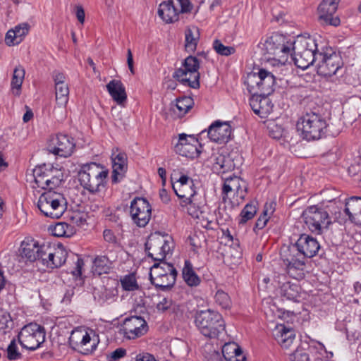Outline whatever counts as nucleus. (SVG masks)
<instances>
[{
  "label": "nucleus",
  "mask_w": 361,
  "mask_h": 361,
  "mask_svg": "<svg viewBox=\"0 0 361 361\" xmlns=\"http://www.w3.org/2000/svg\"><path fill=\"white\" fill-rule=\"evenodd\" d=\"M297 129L304 139L310 141L319 140L328 132L329 124L319 109H307L297 122Z\"/></svg>",
  "instance_id": "nucleus-1"
},
{
  "label": "nucleus",
  "mask_w": 361,
  "mask_h": 361,
  "mask_svg": "<svg viewBox=\"0 0 361 361\" xmlns=\"http://www.w3.org/2000/svg\"><path fill=\"white\" fill-rule=\"evenodd\" d=\"M224 183L222 188V202L218 207V221H229L234 215V208L238 203H235L231 199V197L240 195L243 199L242 183L245 182L238 176H233L223 178Z\"/></svg>",
  "instance_id": "nucleus-2"
},
{
  "label": "nucleus",
  "mask_w": 361,
  "mask_h": 361,
  "mask_svg": "<svg viewBox=\"0 0 361 361\" xmlns=\"http://www.w3.org/2000/svg\"><path fill=\"white\" fill-rule=\"evenodd\" d=\"M320 51L312 39L298 37L294 40L290 54L293 56L295 66L305 70L314 63L317 64Z\"/></svg>",
  "instance_id": "nucleus-3"
},
{
  "label": "nucleus",
  "mask_w": 361,
  "mask_h": 361,
  "mask_svg": "<svg viewBox=\"0 0 361 361\" xmlns=\"http://www.w3.org/2000/svg\"><path fill=\"white\" fill-rule=\"evenodd\" d=\"M195 323L200 333L209 338H218L225 330V322L221 314L210 309L197 311Z\"/></svg>",
  "instance_id": "nucleus-4"
},
{
  "label": "nucleus",
  "mask_w": 361,
  "mask_h": 361,
  "mask_svg": "<svg viewBox=\"0 0 361 361\" xmlns=\"http://www.w3.org/2000/svg\"><path fill=\"white\" fill-rule=\"evenodd\" d=\"M293 43L294 41L291 40L289 37L279 32H274L262 43V50L264 55H268L269 59L284 63L288 56L291 53Z\"/></svg>",
  "instance_id": "nucleus-5"
},
{
  "label": "nucleus",
  "mask_w": 361,
  "mask_h": 361,
  "mask_svg": "<svg viewBox=\"0 0 361 361\" xmlns=\"http://www.w3.org/2000/svg\"><path fill=\"white\" fill-rule=\"evenodd\" d=\"M108 176V170H103L102 165L91 162L81 166L78 172V179L80 185L89 192L94 193L104 186Z\"/></svg>",
  "instance_id": "nucleus-6"
},
{
  "label": "nucleus",
  "mask_w": 361,
  "mask_h": 361,
  "mask_svg": "<svg viewBox=\"0 0 361 361\" xmlns=\"http://www.w3.org/2000/svg\"><path fill=\"white\" fill-rule=\"evenodd\" d=\"M67 201L61 192L49 190L42 193L38 200L37 207L47 217L59 219L66 209Z\"/></svg>",
  "instance_id": "nucleus-7"
},
{
  "label": "nucleus",
  "mask_w": 361,
  "mask_h": 361,
  "mask_svg": "<svg viewBox=\"0 0 361 361\" xmlns=\"http://www.w3.org/2000/svg\"><path fill=\"white\" fill-rule=\"evenodd\" d=\"M178 272L172 264L156 262L150 269L149 279L157 289L166 291L173 287Z\"/></svg>",
  "instance_id": "nucleus-8"
},
{
  "label": "nucleus",
  "mask_w": 361,
  "mask_h": 361,
  "mask_svg": "<svg viewBox=\"0 0 361 361\" xmlns=\"http://www.w3.org/2000/svg\"><path fill=\"white\" fill-rule=\"evenodd\" d=\"M317 58V63L315 66L319 75L329 78L342 72L343 68L342 57L332 48L322 49Z\"/></svg>",
  "instance_id": "nucleus-9"
},
{
  "label": "nucleus",
  "mask_w": 361,
  "mask_h": 361,
  "mask_svg": "<svg viewBox=\"0 0 361 361\" xmlns=\"http://www.w3.org/2000/svg\"><path fill=\"white\" fill-rule=\"evenodd\" d=\"M200 61L195 56H189L183 61L182 67L176 69L173 78L184 85L197 89L200 87Z\"/></svg>",
  "instance_id": "nucleus-10"
},
{
  "label": "nucleus",
  "mask_w": 361,
  "mask_h": 361,
  "mask_svg": "<svg viewBox=\"0 0 361 361\" xmlns=\"http://www.w3.org/2000/svg\"><path fill=\"white\" fill-rule=\"evenodd\" d=\"M45 336L44 326L36 323H30L18 333V341L22 348L33 351L44 342Z\"/></svg>",
  "instance_id": "nucleus-11"
},
{
  "label": "nucleus",
  "mask_w": 361,
  "mask_h": 361,
  "mask_svg": "<svg viewBox=\"0 0 361 361\" xmlns=\"http://www.w3.org/2000/svg\"><path fill=\"white\" fill-rule=\"evenodd\" d=\"M302 219L308 229L316 234H322L331 224L328 212L317 205L308 207L303 211Z\"/></svg>",
  "instance_id": "nucleus-12"
},
{
  "label": "nucleus",
  "mask_w": 361,
  "mask_h": 361,
  "mask_svg": "<svg viewBox=\"0 0 361 361\" xmlns=\"http://www.w3.org/2000/svg\"><path fill=\"white\" fill-rule=\"evenodd\" d=\"M213 171L218 174H224L233 171L241 166L243 157L237 151L227 152L226 149H221L213 153Z\"/></svg>",
  "instance_id": "nucleus-13"
},
{
  "label": "nucleus",
  "mask_w": 361,
  "mask_h": 361,
  "mask_svg": "<svg viewBox=\"0 0 361 361\" xmlns=\"http://www.w3.org/2000/svg\"><path fill=\"white\" fill-rule=\"evenodd\" d=\"M173 242L171 237L159 235H151L145 243L147 256L158 262H165L166 255L171 252Z\"/></svg>",
  "instance_id": "nucleus-14"
},
{
  "label": "nucleus",
  "mask_w": 361,
  "mask_h": 361,
  "mask_svg": "<svg viewBox=\"0 0 361 361\" xmlns=\"http://www.w3.org/2000/svg\"><path fill=\"white\" fill-rule=\"evenodd\" d=\"M130 214L134 224L145 227L151 219L152 207L145 198L135 197L130 203Z\"/></svg>",
  "instance_id": "nucleus-15"
},
{
  "label": "nucleus",
  "mask_w": 361,
  "mask_h": 361,
  "mask_svg": "<svg viewBox=\"0 0 361 361\" xmlns=\"http://www.w3.org/2000/svg\"><path fill=\"white\" fill-rule=\"evenodd\" d=\"M75 148L74 138L65 134H57L49 144V151L61 157L72 155Z\"/></svg>",
  "instance_id": "nucleus-16"
},
{
  "label": "nucleus",
  "mask_w": 361,
  "mask_h": 361,
  "mask_svg": "<svg viewBox=\"0 0 361 361\" xmlns=\"http://www.w3.org/2000/svg\"><path fill=\"white\" fill-rule=\"evenodd\" d=\"M148 330L146 321L140 316H133L124 321L121 331L128 339H135L143 336Z\"/></svg>",
  "instance_id": "nucleus-17"
},
{
  "label": "nucleus",
  "mask_w": 361,
  "mask_h": 361,
  "mask_svg": "<svg viewBox=\"0 0 361 361\" xmlns=\"http://www.w3.org/2000/svg\"><path fill=\"white\" fill-rule=\"evenodd\" d=\"M341 0H323L318 7L319 20L322 25L338 26L340 19L334 16Z\"/></svg>",
  "instance_id": "nucleus-18"
},
{
  "label": "nucleus",
  "mask_w": 361,
  "mask_h": 361,
  "mask_svg": "<svg viewBox=\"0 0 361 361\" xmlns=\"http://www.w3.org/2000/svg\"><path fill=\"white\" fill-rule=\"evenodd\" d=\"M70 343L74 344V347L84 355L91 354L97 346L98 340L92 338L87 332L78 331L73 333L69 338Z\"/></svg>",
  "instance_id": "nucleus-19"
},
{
  "label": "nucleus",
  "mask_w": 361,
  "mask_h": 361,
  "mask_svg": "<svg viewBox=\"0 0 361 361\" xmlns=\"http://www.w3.org/2000/svg\"><path fill=\"white\" fill-rule=\"evenodd\" d=\"M295 247L301 257L305 259L317 255L320 249V245L317 239L305 233L300 235L295 243Z\"/></svg>",
  "instance_id": "nucleus-20"
},
{
  "label": "nucleus",
  "mask_w": 361,
  "mask_h": 361,
  "mask_svg": "<svg viewBox=\"0 0 361 361\" xmlns=\"http://www.w3.org/2000/svg\"><path fill=\"white\" fill-rule=\"evenodd\" d=\"M274 281L280 289V294L282 298L288 300L299 302L301 288L298 283L287 281L286 276L284 274L276 276Z\"/></svg>",
  "instance_id": "nucleus-21"
},
{
  "label": "nucleus",
  "mask_w": 361,
  "mask_h": 361,
  "mask_svg": "<svg viewBox=\"0 0 361 361\" xmlns=\"http://www.w3.org/2000/svg\"><path fill=\"white\" fill-rule=\"evenodd\" d=\"M207 135L214 142L226 143L231 138V127L227 122L216 121L209 127Z\"/></svg>",
  "instance_id": "nucleus-22"
},
{
  "label": "nucleus",
  "mask_w": 361,
  "mask_h": 361,
  "mask_svg": "<svg viewBox=\"0 0 361 361\" xmlns=\"http://www.w3.org/2000/svg\"><path fill=\"white\" fill-rule=\"evenodd\" d=\"M46 249H47V244L43 243L39 245L34 239H26L22 242L20 252L22 257H25L29 262H33L37 260L39 253L44 255Z\"/></svg>",
  "instance_id": "nucleus-23"
},
{
  "label": "nucleus",
  "mask_w": 361,
  "mask_h": 361,
  "mask_svg": "<svg viewBox=\"0 0 361 361\" xmlns=\"http://www.w3.org/2000/svg\"><path fill=\"white\" fill-rule=\"evenodd\" d=\"M250 105L255 114L261 118L267 117L272 111L273 105L268 96L261 94L252 96Z\"/></svg>",
  "instance_id": "nucleus-24"
},
{
  "label": "nucleus",
  "mask_w": 361,
  "mask_h": 361,
  "mask_svg": "<svg viewBox=\"0 0 361 361\" xmlns=\"http://www.w3.org/2000/svg\"><path fill=\"white\" fill-rule=\"evenodd\" d=\"M179 10L173 0H169L160 4L158 15L166 23H171L178 20Z\"/></svg>",
  "instance_id": "nucleus-25"
},
{
  "label": "nucleus",
  "mask_w": 361,
  "mask_h": 361,
  "mask_svg": "<svg viewBox=\"0 0 361 361\" xmlns=\"http://www.w3.org/2000/svg\"><path fill=\"white\" fill-rule=\"evenodd\" d=\"M30 25L27 23L16 25L14 29L9 30L5 37V42L8 46L20 44L23 37L28 33Z\"/></svg>",
  "instance_id": "nucleus-26"
},
{
  "label": "nucleus",
  "mask_w": 361,
  "mask_h": 361,
  "mask_svg": "<svg viewBox=\"0 0 361 361\" xmlns=\"http://www.w3.org/2000/svg\"><path fill=\"white\" fill-rule=\"evenodd\" d=\"M106 89L117 104L123 105L127 100L126 88L121 80H112L106 85Z\"/></svg>",
  "instance_id": "nucleus-27"
},
{
  "label": "nucleus",
  "mask_w": 361,
  "mask_h": 361,
  "mask_svg": "<svg viewBox=\"0 0 361 361\" xmlns=\"http://www.w3.org/2000/svg\"><path fill=\"white\" fill-rule=\"evenodd\" d=\"M48 254L47 262L45 267L48 269H55L61 267L66 261L68 252L63 245H59L57 249Z\"/></svg>",
  "instance_id": "nucleus-28"
},
{
  "label": "nucleus",
  "mask_w": 361,
  "mask_h": 361,
  "mask_svg": "<svg viewBox=\"0 0 361 361\" xmlns=\"http://www.w3.org/2000/svg\"><path fill=\"white\" fill-rule=\"evenodd\" d=\"M198 146L200 147L198 140L195 136H189L188 143L185 146L175 147L174 149L180 156L194 159L199 157L201 152Z\"/></svg>",
  "instance_id": "nucleus-29"
},
{
  "label": "nucleus",
  "mask_w": 361,
  "mask_h": 361,
  "mask_svg": "<svg viewBox=\"0 0 361 361\" xmlns=\"http://www.w3.org/2000/svg\"><path fill=\"white\" fill-rule=\"evenodd\" d=\"M259 94L269 96L274 90L275 77L264 69L259 70Z\"/></svg>",
  "instance_id": "nucleus-30"
},
{
  "label": "nucleus",
  "mask_w": 361,
  "mask_h": 361,
  "mask_svg": "<svg viewBox=\"0 0 361 361\" xmlns=\"http://www.w3.org/2000/svg\"><path fill=\"white\" fill-rule=\"evenodd\" d=\"M195 185H185L177 187L175 183H172V187L176 195L181 200V206L184 207L191 204L193 202V197L196 195L194 188Z\"/></svg>",
  "instance_id": "nucleus-31"
},
{
  "label": "nucleus",
  "mask_w": 361,
  "mask_h": 361,
  "mask_svg": "<svg viewBox=\"0 0 361 361\" xmlns=\"http://www.w3.org/2000/svg\"><path fill=\"white\" fill-rule=\"evenodd\" d=\"M295 335L292 328L281 325L278 328L276 339L283 348L288 349L294 343Z\"/></svg>",
  "instance_id": "nucleus-32"
},
{
  "label": "nucleus",
  "mask_w": 361,
  "mask_h": 361,
  "mask_svg": "<svg viewBox=\"0 0 361 361\" xmlns=\"http://www.w3.org/2000/svg\"><path fill=\"white\" fill-rule=\"evenodd\" d=\"M305 259L303 258H300L299 259H295L290 264L286 265V271L288 274L295 279L296 280H301L304 279L305 269Z\"/></svg>",
  "instance_id": "nucleus-33"
},
{
  "label": "nucleus",
  "mask_w": 361,
  "mask_h": 361,
  "mask_svg": "<svg viewBox=\"0 0 361 361\" xmlns=\"http://www.w3.org/2000/svg\"><path fill=\"white\" fill-rule=\"evenodd\" d=\"M194 102L190 97H183L176 100V104L172 105L171 110L178 117L184 116L193 106Z\"/></svg>",
  "instance_id": "nucleus-34"
},
{
  "label": "nucleus",
  "mask_w": 361,
  "mask_h": 361,
  "mask_svg": "<svg viewBox=\"0 0 361 361\" xmlns=\"http://www.w3.org/2000/svg\"><path fill=\"white\" fill-rule=\"evenodd\" d=\"M344 212L352 221L361 212V197L353 196L348 199Z\"/></svg>",
  "instance_id": "nucleus-35"
},
{
  "label": "nucleus",
  "mask_w": 361,
  "mask_h": 361,
  "mask_svg": "<svg viewBox=\"0 0 361 361\" xmlns=\"http://www.w3.org/2000/svg\"><path fill=\"white\" fill-rule=\"evenodd\" d=\"M185 37L186 51H194L200 38L199 29L197 27H187L185 31Z\"/></svg>",
  "instance_id": "nucleus-36"
},
{
  "label": "nucleus",
  "mask_w": 361,
  "mask_h": 361,
  "mask_svg": "<svg viewBox=\"0 0 361 361\" xmlns=\"http://www.w3.org/2000/svg\"><path fill=\"white\" fill-rule=\"evenodd\" d=\"M111 268V262L107 256L98 255L93 261V273L97 275L108 274Z\"/></svg>",
  "instance_id": "nucleus-37"
},
{
  "label": "nucleus",
  "mask_w": 361,
  "mask_h": 361,
  "mask_svg": "<svg viewBox=\"0 0 361 361\" xmlns=\"http://www.w3.org/2000/svg\"><path fill=\"white\" fill-rule=\"evenodd\" d=\"M182 274L184 281L188 286H197L200 284V279L193 270L192 265L189 260L185 261Z\"/></svg>",
  "instance_id": "nucleus-38"
},
{
  "label": "nucleus",
  "mask_w": 361,
  "mask_h": 361,
  "mask_svg": "<svg viewBox=\"0 0 361 361\" xmlns=\"http://www.w3.org/2000/svg\"><path fill=\"white\" fill-rule=\"evenodd\" d=\"M280 256L285 266L290 264L295 259L302 258L300 255V253L297 252L296 247H295V243L290 246L283 247L281 249Z\"/></svg>",
  "instance_id": "nucleus-39"
},
{
  "label": "nucleus",
  "mask_w": 361,
  "mask_h": 361,
  "mask_svg": "<svg viewBox=\"0 0 361 361\" xmlns=\"http://www.w3.org/2000/svg\"><path fill=\"white\" fill-rule=\"evenodd\" d=\"M24 68L20 66L16 67L13 71L11 85L13 93L16 96H19L20 94V89L24 80Z\"/></svg>",
  "instance_id": "nucleus-40"
},
{
  "label": "nucleus",
  "mask_w": 361,
  "mask_h": 361,
  "mask_svg": "<svg viewBox=\"0 0 361 361\" xmlns=\"http://www.w3.org/2000/svg\"><path fill=\"white\" fill-rule=\"evenodd\" d=\"M259 71L257 73H249L247 75L245 84L252 96L259 94Z\"/></svg>",
  "instance_id": "nucleus-41"
},
{
  "label": "nucleus",
  "mask_w": 361,
  "mask_h": 361,
  "mask_svg": "<svg viewBox=\"0 0 361 361\" xmlns=\"http://www.w3.org/2000/svg\"><path fill=\"white\" fill-rule=\"evenodd\" d=\"M47 164H44L36 166L32 171L35 183L37 188L45 189Z\"/></svg>",
  "instance_id": "nucleus-42"
},
{
  "label": "nucleus",
  "mask_w": 361,
  "mask_h": 361,
  "mask_svg": "<svg viewBox=\"0 0 361 361\" xmlns=\"http://www.w3.org/2000/svg\"><path fill=\"white\" fill-rule=\"evenodd\" d=\"M55 86L56 102L59 106H65L68 101L69 88L67 84Z\"/></svg>",
  "instance_id": "nucleus-43"
},
{
  "label": "nucleus",
  "mask_w": 361,
  "mask_h": 361,
  "mask_svg": "<svg viewBox=\"0 0 361 361\" xmlns=\"http://www.w3.org/2000/svg\"><path fill=\"white\" fill-rule=\"evenodd\" d=\"M73 228L66 222H59L51 228L52 234L57 237H70L73 235Z\"/></svg>",
  "instance_id": "nucleus-44"
},
{
  "label": "nucleus",
  "mask_w": 361,
  "mask_h": 361,
  "mask_svg": "<svg viewBox=\"0 0 361 361\" xmlns=\"http://www.w3.org/2000/svg\"><path fill=\"white\" fill-rule=\"evenodd\" d=\"M128 169V164H112L111 182L116 184L121 182L124 177Z\"/></svg>",
  "instance_id": "nucleus-45"
},
{
  "label": "nucleus",
  "mask_w": 361,
  "mask_h": 361,
  "mask_svg": "<svg viewBox=\"0 0 361 361\" xmlns=\"http://www.w3.org/2000/svg\"><path fill=\"white\" fill-rule=\"evenodd\" d=\"M257 213V208L252 202L247 203L240 214L239 224H245L247 221L252 219Z\"/></svg>",
  "instance_id": "nucleus-46"
},
{
  "label": "nucleus",
  "mask_w": 361,
  "mask_h": 361,
  "mask_svg": "<svg viewBox=\"0 0 361 361\" xmlns=\"http://www.w3.org/2000/svg\"><path fill=\"white\" fill-rule=\"evenodd\" d=\"M216 303L223 309H228L231 306V300L226 292L218 290L214 295Z\"/></svg>",
  "instance_id": "nucleus-47"
},
{
  "label": "nucleus",
  "mask_w": 361,
  "mask_h": 361,
  "mask_svg": "<svg viewBox=\"0 0 361 361\" xmlns=\"http://www.w3.org/2000/svg\"><path fill=\"white\" fill-rule=\"evenodd\" d=\"M213 48L218 54L225 56H228L235 52V47L225 46L219 39H215L214 41Z\"/></svg>",
  "instance_id": "nucleus-48"
},
{
  "label": "nucleus",
  "mask_w": 361,
  "mask_h": 361,
  "mask_svg": "<svg viewBox=\"0 0 361 361\" xmlns=\"http://www.w3.org/2000/svg\"><path fill=\"white\" fill-rule=\"evenodd\" d=\"M121 286L125 290L133 291L137 290L139 286L133 274L126 275L121 280Z\"/></svg>",
  "instance_id": "nucleus-49"
},
{
  "label": "nucleus",
  "mask_w": 361,
  "mask_h": 361,
  "mask_svg": "<svg viewBox=\"0 0 361 361\" xmlns=\"http://www.w3.org/2000/svg\"><path fill=\"white\" fill-rule=\"evenodd\" d=\"M242 351L240 347L235 343H226L222 347V355L226 360L228 357H231V355H235Z\"/></svg>",
  "instance_id": "nucleus-50"
},
{
  "label": "nucleus",
  "mask_w": 361,
  "mask_h": 361,
  "mask_svg": "<svg viewBox=\"0 0 361 361\" xmlns=\"http://www.w3.org/2000/svg\"><path fill=\"white\" fill-rule=\"evenodd\" d=\"M21 357L22 355L18 350L16 339L13 338L7 348V358L9 360H16Z\"/></svg>",
  "instance_id": "nucleus-51"
},
{
  "label": "nucleus",
  "mask_w": 361,
  "mask_h": 361,
  "mask_svg": "<svg viewBox=\"0 0 361 361\" xmlns=\"http://www.w3.org/2000/svg\"><path fill=\"white\" fill-rule=\"evenodd\" d=\"M118 296V290L115 288H105L103 291L101 292L100 300L103 302H112L114 301Z\"/></svg>",
  "instance_id": "nucleus-52"
},
{
  "label": "nucleus",
  "mask_w": 361,
  "mask_h": 361,
  "mask_svg": "<svg viewBox=\"0 0 361 361\" xmlns=\"http://www.w3.org/2000/svg\"><path fill=\"white\" fill-rule=\"evenodd\" d=\"M176 305L171 298H163L157 305L159 312H164L167 310H175Z\"/></svg>",
  "instance_id": "nucleus-53"
},
{
  "label": "nucleus",
  "mask_w": 361,
  "mask_h": 361,
  "mask_svg": "<svg viewBox=\"0 0 361 361\" xmlns=\"http://www.w3.org/2000/svg\"><path fill=\"white\" fill-rule=\"evenodd\" d=\"M265 208H267V205L265 206ZM271 209V208H270ZM273 212V210H271L270 213L268 214V209H265L263 211V213L259 216L257 219L254 231H256V229L261 230L264 228L269 219V215Z\"/></svg>",
  "instance_id": "nucleus-54"
},
{
  "label": "nucleus",
  "mask_w": 361,
  "mask_h": 361,
  "mask_svg": "<svg viewBox=\"0 0 361 361\" xmlns=\"http://www.w3.org/2000/svg\"><path fill=\"white\" fill-rule=\"evenodd\" d=\"M49 165V171L51 174V176L53 177V181H52V185H56L59 186L63 178V174L61 169L54 167L51 165Z\"/></svg>",
  "instance_id": "nucleus-55"
},
{
  "label": "nucleus",
  "mask_w": 361,
  "mask_h": 361,
  "mask_svg": "<svg viewBox=\"0 0 361 361\" xmlns=\"http://www.w3.org/2000/svg\"><path fill=\"white\" fill-rule=\"evenodd\" d=\"M290 361H308L309 355L304 350L297 348L290 354Z\"/></svg>",
  "instance_id": "nucleus-56"
},
{
  "label": "nucleus",
  "mask_w": 361,
  "mask_h": 361,
  "mask_svg": "<svg viewBox=\"0 0 361 361\" xmlns=\"http://www.w3.org/2000/svg\"><path fill=\"white\" fill-rule=\"evenodd\" d=\"M126 355V350L123 348H116L107 355L109 361H117L121 358L125 357Z\"/></svg>",
  "instance_id": "nucleus-57"
},
{
  "label": "nucleus",
  "mask_w": 361,
  "mask_h": 361,
  "mask_svg": "<svg viewBox=\"0 0 361 361\" xmlns=\"http://www.w3.org/2000/svg\"><path fill=\"white\" fill-rule=\"evenodd\" d=\"M176 1V7H180V13H190L192 9V4L190 0H175Z\"/></svg>",
  "instance_id": "nucleus-58"
},
{
  "label": "nucleus",
  "mask_w": 361,
  "mask_h": 361,
  "mask_svg": "<svg viewBox=\"0 0 361 361\" xmlns=\"http://www.w3.org/2000/svg\"><path fill=\"white\" fill-rule=\"evenodd\" d=\"M112 164H128L127 155L124 152H119L118 154L111 155Z\"/></svg>",
  "instance_id": "nucleus-59"
},
{
  "label": "nucleus",
  "mask_w": 361,
  "mask_h": 361,
  "mask_svg": "<svg viewBox=\"0 0 361 361\" xmlns=\"http://www.w3.org/2000/svg\"><path fill=\"white\" fill-rule=\"evenodd\" d=\"M103 237L106 242L112 244H117V238L114 235V232L109 229H105L103 232Z\"/></svg>",
  "instance_id": "nucleus-60"
},
{
  "label": "nucleus",
  "mask_w": 361,
  "mask_h": 361,
  "mask_svg": "<svg viewBox=\"0 0 361 361\" xmlns=\"http://www.w3.org/2000/svg\"><path fill=\"white\" fill-rule=\"evenodd\" d=\"M84 266V261L82 258L77 256V261L75 263V269L71 271V273L73 276H80L82 275V269Z\"/></svg>",
  "instance_id": "nucleus-61"
},
{
  "label": "nucleus",
  "mask_w": 361,
  "mask_h": 361,
  "mask_svg": "<svg viewBox=\"0 0 361 361\" xmlns=\"http://www.w3.org/2000/svg\"><path fill=\"white\" fill-rule=\"evenodd\" d=\"M177 183L178 184L176 185L177 187L185 185H195L193 180L186 175L180 176V178L177 179Z\"/></svg>",
  "instance_id": "nucleus-62"
},
{
  "label": "nucleus",
  "mask_w": 361,
  "mask_h": 361,
  "mask_svg": "<svg viewBox=\"0 0 361 361\" xmlns=\"http://www.w3.org/2000/svg\"><path fill=\"white\" fill-rule=\"evenodd\" d=\"M135 361H157L154 357L147 353H140L136 355Z\"/></svg>",
  "instance_id": "nucleus-63"
},
{
  "label": "nucleus",
  "mask_w": 361,
  "mask_h": 361,
  "mask_svg": "<svg viewBox=\"0 0 361 361\" xmlns=\"http://www.w3.org/2000/svg\"><path fill=\"white\" fill-rule=\"evenodd\" d=\"M226 361H247V359L245 355L243 354V351H241L238 354L231 355V357H228Z\"/></svg>",
  "instance_id": "nucleus-64"
}]
</instances>
